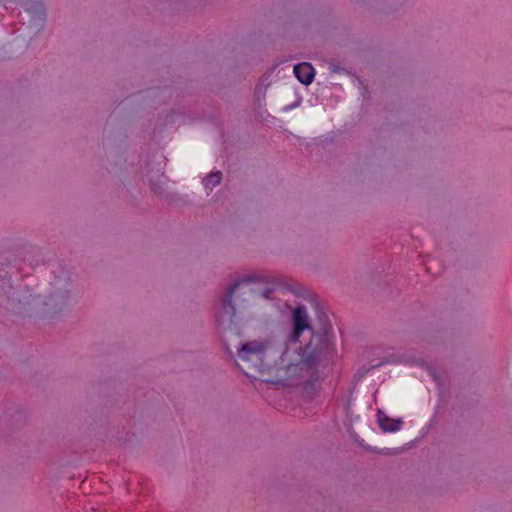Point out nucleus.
<instances>
[{
  "label": "nucleus",
  "instance_id": "obj_1",
  "mask_svg": "<svg viewBox=\"0 0 512 512\" xmlns=\"http://www.w3.org/2000/svg\"><path fill=\"white\" fill-rule=\"evenodd\" d=\"M305 330H311L308 312L304 306L293 311V331L289 343L251 341L238 350L239 367L249 375L251 372L267 375V382L286 383L312 368L319 357L318 351H310L312 341L302 351L298 340Z\"/></svg>",
  "mask_w": 512,
  "mask_h": 512
},
{
  "label": "nucleus",
  "instance_id": "obj_2",
  "mask_svg": "<svg viewBox=\"0 0 512 512\" xmlns=\"http://www.w3.org/2000/svg\"><path fill=\"white\" fill-rule=\"evenodd\" d=\"M251 278H244L231 285L223 300L222 310L228 316L231 323L236 316V312L246 307V303L254 302L258 299H269L271 293L282 287V282L278 278H272L266 282L263 288L259 287Z\"/></svg>",
  "mask_w": 512,
  "mask_h": 512
},
{
  "label": "nucleus",
  "instance_id": "obj_3",
  "mask_svg": "<svg viewBox=\"0 0 512 512\" xmlns=\"http://www.w3.org/2000/svg\"><path fill=\"white\" fill-rule=\"evenodd\" d=\"M293 72L299 82L305 85L312 83L315 76V70L313 66L306 62L295 65Z\"/></svg>",
  "mask_w": 512,
  "mask_h": 512
},
{
  "label": "nucleus",
  "instance_id": "obj_4",
  "mask_svg": "<svg viewBox=\"0 0 512 512\" xmlns=\"http://www.w3.org/2000/svg\"><path fill=\"white\" fill-rule=\"evenodd\" d=\"M378 423L380 428L384 432H396L399 431L402 427V420L400 419H392L384 414L378 415Z\"/></svg>",
  "mask_w": 512,
  "mask_h": 512
},
{
  "label": "nucleus",
  "instance_id": "obj_5",
  "mask_svg": "<svg viewBox=\"0 0 512 512\" xmlns=\"http://www.w3.org/2000/svg\"><path fill=\"white\" fill-rule=\"evenodd\" d=\"M222 174L220 171H215L207 175L203 180V186L206 190H212L220 184Z\"/></svg>",
  "mask_w": 512,
  "mask_h": 512
},
{
  "label": "nucleus",
  "instance_id": "obj_6",
  "mask_svg": "<svg viewBox=\"0 0 512 512\" xmlns=\"http://www.w3.org/2000/svg\"><path fill=\"white\" fill-rule=\"evenodd\" d=\"M34 21L38 20L39 22H43L45 20V14L42 8L41 3L36 2L31 8L26 10Z\"/></svg>",
  "mask_w": 512,
  "mask_h": 512
},
{
  "label": "nucleus",
  "instance_id": "obj_7",
  "mask_svg": "<svg viewBox=\"0 0 512 512\" xmlns=\"http://www.w3.org/2000/svg\"><path fill=\"white\" fill-rule=\"evenodd\" d=\"M218 321H219V322H221V323H224L223 316H220V317L218 318Z\"/></svg>",
  "mask_w": 512,
  "mask_h": 512
}]
</instances>
